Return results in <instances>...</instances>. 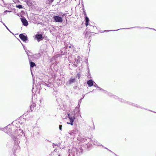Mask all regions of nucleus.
Masks as SVG:
<instances>
[{
    "label": "nucleus",
    "instance_id": "nucleus-18",
    "mask_svg": "<svg viewBox=\"0 0 156 156\" xmlns=\"http://www.w3.org/2000/svg\"><path fill=\"white\" fill-rule=\"evenodd\" d=\"M106 93L107 94L108 96H112L113 98H114L116 99L117 98V96L112 95V94L111 93L108 92L107 91V92H106Z\"/></svg>",
    "mask_w": 156,
    "mask_h": 156
},
{
    "label": "nucleus",
    "instance_id": "nucleus-27",
    "mask_svg": "<svg viewBox=\"0 0 156 156\" xmlns=\"http://www.w3.org/2000/svg\"><path fill=\"white\" fill-rule=\"evenodd\" d=\"M94 83H95V85H94V87H97L98 88H100V87H98L95 82Z\"/></svg>",
    "mask_w": 156,
    "mask_h": 156
},
{
    "label": "nucleus",
    "instance_id": "nucleus-35",
    "mask_svg": "<svg viewBox=\"0 0 156 156\" xmlns=\"http://www.w3.org/2000/svg\"><path fill=\"white\" fill-rule=\"evenodd\" d=\"M66 15V14L65 13H64V14H62V15H61L63 17V16H65Z\"/></svg>",
    "mask_w": 156,
    "mask_h": 156
},
{
    "label": "nucleus",
    "instance_id": "nucleus-13",
    "mask_svg": "<svg viewBox=\"0 0 156 156\" xmlns=\"http://www.w3.org/2000/svg\"><path fill=\"white\" fill-rule=\"evenodd\" d=\"M76 80V78H71L66 83L67 85H71L72 83H74Z\"/></svg>",
    "mask_w": 156,
    "mask_h": 156
},
{
    "label": "nucleus",
    "instance_id": "nucleus-31",
    "mask_svg": "<svg viewBox=\"0 0 156 156\" xmlns=\"http://www.w3.org/2000/svg\"><path fill=\"white\" fill-rule=\"evenodd\" d=\"M24 1L25 2H26L27 3V4H28V2H29V1H28V0H24Z\"/></svg>",
    "mask_w": 156,
    "mask_h": 156
},
{
    "label": "nucleus",
    "instance_id": "nucleus-17",
    "mask_svg": "<svg viewBox=\"0 0 156 156\" xmlns=\"http://www.w3.org/2000/svg\"><path fill=\"white\" fill-rule=\"evenodd\" d=\"M29 60L30 61V68H33L34 66H36L35 64L33 62L31 61V59L29 57Z\"/></svg>",
    "mask_w": 156,
    "mask_h": 156
},
{
    "label": "nucleus",
    "instance_id": "nucleus-1",
    "mask_svg": "<svg viewBox=\"0 0 156 156\" xmlns=\"http://www.w3.org/2000/svg\"><path fill=\"white\" fill-rule=\"evenodd\" d=\"M22 134H23L22 130L16 129L14 135H12L11 137L14 141L15 144L18 145L20 143L19 138L22 136Z\"/></svg>",
    "mask_w": 156,
    "mask_h": 156
},
{
    "label": "nucleus",
    "instance_id": "nucleus-2",
    "mask_svg": "<svg viewBox=\"0 0 156 156\" xmlns=\"http://www.w3.org/2000/svg\"><path fill=\"white\" fill-rule=\"evenodd\" d=\"M53 82H51L50 83V80H49V83L48 82L47 83L44 82L41 84H37V85L36 86V88H37V90H34V87L32 88V92L33 93H34V92H36L37 91H38V93H39L40 92V88L41 87V86L42 85H45L47 87H52L53 86Z\"/></svg>",
    "mask_w": 156,
    "mask_h": 156
},
{
    "label": "nucleus",
    "instance_id": "nucleus-12",
    "mask_svg": "<svg viewBox=\"0 0 156 156\" xmlns=\"http://www.w3.org/2000/svg\"><path fill=\"white\" fill-rule=\"evenodd\" d=\"M21 20L22 22L23 25L25 26H27L28 24V22L26 18L23 16L21 18Z\"/></svg>",
    "mask_w": 156,
    "mask_h": 156
},
{
    "label": "nucleus",
    "instance_id": "nucleus-41",
    "mask_svg": "<svg viewBox=\"0 0 156 156\" xmlns=\"http://www.w3.org/2000/svg\"><path fill=\"white\" fill-rule=\"evenodd\" d=\"M3 3L4 2V0H2Z\"/></svg>",
    "mask_w": 156,
    "mask_h": 156
},
{
    "label": "nucleus",
    "instance_id": "nucleus-29",
    "mask_svg": "<svg viewBox=\"0 0 156 156\" xmlns=\"http://www.w3.org/2000/svg\"><path fill=\"white\" fill-rule=\"evenodd\" d=\"M62 125H60L59 126V129L60 130H62Z\"/></svg>",
    "mask_w": 156,
    "mask_h": 156
},
{
    "label": "nucleus",
    "instance_id": "nucleus-14",
    "mask_svg": "<svg viewBox=\"0 0 156 156\" xmlns=\"http://www.w3.org/2000/svg\"><path fill=\"white\" fill-rule=\"evenodd\" d=\"M35 38L37 39L38 42L43 39V35L41 34H37L35 35Z\"/></svg>",
    "mask_w": 156,
    "mask_h": 156
},
{
    "label": "nucleus",
    "instance_id": "nucleus-43",
    "mask_svg": "<svg viewBox=\"0 0 156 156\" xmlns=\"http://www.w3.org/2000/svg\"><path fill=\"white\" fill-rule=\"evenodd\" d=\"M83 98H83H83H84V96H83Z\"/></svg>",
    "mask_w": 156,
    "mask_h": 156
},
{
    "label": "nucleus",
    "instance_id": "nucleus-26",
    "mask_svg": "<svg viewBox=\"0 0 156 156\" xmlns=\"http://www.w3.org/2000/svg\"><path fill=\"white\" fill-rule=\"evenodd\" d=\"M82 99H83V98H81L79 100V104H78V106H79V107H79V108L80 107V105H79V104L80 103H81V102L82 101Z\"/></svg>",
    "mask_w": 156,
    "mask_h": 156
},
{
    "label": "nucleus",
    "instance_id": "nucleus-10",
    "mask_svg": "<svg viewBox=\"0 0 156 156\" xmlns=\"http://www.w3.org/2000/svg\"><path fill=\"white\" fill-rule=\"evenodd\" d=\"M20 38L23 41L28 40V37L25 34H21L19 35Z\"/></svg>",
    "mask_w": 156,
    "mask_h": 156
},
{
    "label": "nucleus",
    "instance_id": "nucleus-11",
    "mask_svg": "<svg viewBox=\"0 0 156 156\" xmlns=\"http://www.w3.org/2000/svg\"><path fill=\"white\" fill-rule=\"evenodd\" d=\"M73 112H75V114H76V118L79 117H81L80 113L79 107H76L74 111Z\"/></svg>",
    "mask_w": 156,
    "mask_h": 156
},
{
    "label": "nucleus",
    "instance_id": "nucleus-19",
    "mask_svg": "<svg viewBox=\"0 0 156 156\" xmlns=\"http://www.w3.org/2000/svg\"><path fill=\"white\" fill-rule=\"evenodd\" d=\"M36 105L35 103H33L30 106V109L31 111L34 110V107H35Z\"/></svg>",
    "mask_w": 156,
    "mask_h": 156
},
{
    "label": "nucleus",
    "instance_id": "nucleus-8",
    "mask_svg": "<svg viewBox=\"0 0 156 156\" xmlns=\"http://www.w3.org/2000/svg\"><path fill=\"white\" fill-rule=\"evenodd\" d=\"M83 14L85 16V25L87 27L89 25V19L88 17L87 16L86 12H85V10L84 8H83Z\"/></svg>",
    "mask_w": 156,
    "mask_h": 156
},
{
    "label": "nucleus",
    "instance_id": "nucleus-24",
    "mask_svg": "<svg viewBox=\"0 0 156 156\" xmlns=\"http://www.w3.org/2000/svg\"><path fill=\"white\" fill-rule=\"evenodd\" d=\"M54 1V0H48L47 1V3L50 4L52 2Z\"/></svg>",
    "mask_w": 156,
    "mask_h": 156
},
{
    "label": "nucleus",
    "instance_id": "nucleus-6",
    "mask_svg": "<svg viewBox=\"0 0 156 156\" xmlns=\"http://www.w3.org/2000/svg\"><path fill=\"white\" fill-rule=\"evenodd\" d=\"M136 27H139V28H149V29H153V30H155L154 29H153V28H149L147 27H130V28L120 29H118V30H104V31H102L103 32H107L108 31H117V30H119L131 29H132V28H136Z\"/></svg>",
    "mask_w": 156,
    "mask_h": 156
},
{
    "label": "nucleus",
    "instance_id": "nucleus-34",
    "mask_svg": "<svg viewBox=\"0 0 156 156\" xmlns=\"http://www.w3.org/2000/svg\"><path fill=\"white\" fill-rule=\"evenodd\" d=\"M102 146L104 148H105V149H107L108 151H109V150H110L108 149L106 147H104L103 145H102Z\"/></svg>",
    "mask_w": 156,
    "mask_h": 156
},
{
    "label": "nucleus",
    "instance_id": "nucleus-32",
    "mask_svg": "<svg viewBox=\"0 0 156 156\" xmlns=\"http://www.w3.org/2000/svg\"><path fill=\"white\" fill-rule=\"evenodd\" d=\"M52 146H53V147L54 148H55V147H54V146H57V144H55L54 143H53V144H52Z\"/></svg>",
    "mask_w": 156,
    "mask_h": 156
},
{
    "label": "nucleus",
    "instance_id": "nucleus-46",
    "mask_svg": "<svg viewBox=\"0 0 156 156\" xmlns=\"http://www.w3.org/2000/svg\"><path fill=\"white\" fill-rule=\"evenodd\" d=\"M89 32H91V30L89 31Z\"/></svg>",
    "mask_w": 156,
    "mask_h": 156
},
{
    "label": "nucleus",
    "instance_id": "nucleus-36",
    "mask_svg": "<svg viewBox=\"0 0 156 156\" xmlns=\"http://www.w3.org/2000/svg\"><path fill=\"white\" fill-rule=\"evenodd\" d=\"M9 12V11L7 10H6L4 11V12H5V13L6 12Z\"/></svg>",
    "mask_w": 156,
    "mask_h": 156
},
{
    "label": "nucleus",
    "instance_id": "nucleus-28",
    "mask_svg": "<svg viewBox=\"0 0 156 156\" xmlns=\"http://www.w3.org/2000/svg\"><path fill=\"white\" fill-rule=\"evenodd\" d=\"M99 89H100V90H103V91H104V92L105 93H106V92H107V91L105 90H104L102 88H101L100 87V88H99Z\"/></svg>",
    "mask_w": 156,
    "mask_h": 156
},
{
    "label": "nucleus",
    "instance_id": "nucleus-3",
    "mask_svg": "<svg viewBox=\"0 0 156 156\" xmlns=\"http://www.w3.org/2000/svg\"><path fill=\"white\" fill-rule=\"evenodd\" d=\"M83 151V150L81 147L78 148L73 147L72 152L69 153L68 156H80L82 154Z\"/></svg>",
    "mask_w": 156,
    "mask_h": 156
},
{
    "label": "nucleus",
    "instance_id": "nucleus-16",
    "mask_svg": "<svg viewBox=\"0 0 156 156\" xmlns=\"http://www.w3.org/2000/svg\"><path fill=\"white\" fill-rule=\"evenodd\" d=\"M94 81L90 79L87 82V83L89 87H91L94 85Z\"/></svg>",
    "mask_w": 156,
    "mask_h": 156
},
{
    "label": "nucleus",
    "instance_id": "nucleus-5",
    "mask_svg": "<svg viewBox=\"0 0 156 156\" xmlns=\"http://www.w3.org/2000/svg\"><path fill=\"white\" fill-rule=\"evenodd\" d=\"M119 101H120L121 102L127 104L129 105H132L133 106H134L136 107L137 108H141L140 106L138 105L137 104H134L133 103H132L130 102H129L128 101H126L124 99H123L122 98H119L117 97V99Z\"/></svg>",
    "mask_w": 156,
    "mask_h": 156
},
{
    "label": "nucleus",
    "instance_id": "nucleus-15",
    "mask_svg": "<svg viewBox=\"0 0 156 156\" xmlns=\"http://www.w3.org/2000/svg\"><path fill=\"white\" fill-rule=\"evenodd\" d=\"M91 141L92 143L94 145L97 146H102V145L101 144L98 142L96 140H93L91 139L90 140Z\"/></svg>",
    "mask_w": 156,
    "mask_h": 156
},
{
    "label": "nucleus",
    "instance_id": "nucleus-4",
    "mask_svg": "<svg viewBox=\"0 0 156 156\" xmlns=\"http://www.w3.org/2000/svg\"><path fill=\"white\" fill-rule=\"evenodd\" d=\"M68 117L70 120V122H67V123L68 124H70L71 126L73 125V122L74 120L76 118V114L75 112H71L67 114Z\"/></svg>",
    "mask_w": 156,
    "mask_h": 156
},
{
    "label": "nucleus",
    "instance_id": "nucleus-42",
    "mask_svg": "<svg viewBox=\"0 0 156 156\" xmlns=\"http://www.w3.org/2000/svg\"><path fill=\"white\" fill-rule=\"evenodd\" d=\"M149 111H151V112H154L156 113V112H152V111H151V110H149Z\"/></svg>",
    "mask_w": 156,
    "mask_h": 156
},
{
    "label": "nucleus",
    "instance_id": "nucleus-30",
    "mask_svg": "<svg viewBox=\"0 0 156 156\" xmlns=\"http://www.w3.org/2000/svg\"><path fill=\"white\" fill-rule=\"evenodd\" d=\"M75 62H76V63L77 64L78 63V60H77L76 58H75Z\"/></svg>",
    "mask_w": 156,
    "mask_h": 156
},
{
    "label": "nucleus",
    "instance_id": "nucleus-39",
    "mask_svg": "<svg viewBox=\"0 0 156 156\" xmlns=\"http://www.w3.org/2000/svg\"><path fill=\"white\" fill-rule=\"evenodd\" d=\"M115 156H118L116 154H114Z\"/></svg>",
    "mask_w": 156,
    "mask_h": 156
},
{
    "label": "nucleus",
    "instance_id": "nucleus-25",
    "mask_svg": "<svg viewBox=\"0 0 156 156\" xmlns=\"http://www.w3.org/2000/svg\"><path fill=\"white\" fill-rule=\"evenodd\" d=\"M2 23L5 26V27L10 32H11L10 31V30L6 26V25H5V24L3 23V22H2Z\"/></svg>",
    "mask_w": 156,
    "mask_h": 156
},
{
    "label": "nucleus",
    "instance_id": "nucleus-47",
    "mask_svg": "<svg viewBox=\"0 0 156 156\" xmlns=\"http://www.w3.org/2000/svg\"><path fill=\"white\" fill-rule=\"evenodd\" d=\"M1 129V128H0V130Z\"/></svg>",
    "mask_w": 156,
    "mask_h": 156
},
{
    "label": "nucleus",
    "instance_id": "nucleus-33",
    "mask_svg": "<svg viewBox=\"0 0 156 156\" xmlns=\"http://www.w3.org/2000/svg\"><path fill=\"white\" fill-rule=\"evenodd\" d=\"M28 52H29V51H26V52L27 53V55H28V58L29 57V54H28Z\"/></svg>",
    "mask_w": 156,
    "mask_h": 156
},
{
    "label": "nucleus",
    "instance_id": "nucleus-23",
    "mask_svg": "<svg viewBox=\"0 0 156 156\" xmlns=\"http://www.w3.org/2000/svg\"><path fill=\"white\" fill-rule=\"evenodd\" d=\"M90 26V28H93V29H96V27H94V26H92L90 25V24H89V25Z\"/></svg>",
    "mask_w": 156,
    "mask_h": 156
},
{
    "label": "nucleus",
    "instance_id": "nucleus-21",
    "mask_svg": "<svg viewBox=\"0 0 156 156\" xmlns=\"http://www.w3.org/2000/svg\"><path fill=\"white\" fill-rule=\"evenodd\" d=\"M71 65L73 66L74 67H76L77 66V64L76 63V62H74V63H73V65L70 64H69V67H70Z\"/></svg>",
    "mask_w": 156,
    "mask_h": 156
},
{
    "label": "nucleus",
    "instance_id": "nucleus-7",
    "mask_svg": "<svg viewBox=\"0 0 156 156\" xmlns=\"http://www.w3.org/2000/svg\"><path fill=\"white\" fill-rule=\"evenodd\" d=\"M2 131L9 135L11 133L12 129L11 128L10 125H9L6 127L2 129Z\"/></svg>",
    "mask_w": 156,
    "mask_h": 156
},
{
    "label": "nucleus",
    "instance_id": "nucleus-45",
    "mask_svg": "<svg viewBox=\"0 0 156 156\" xmlns=\"http://www.w3.org/2000/svg\"><path fill=\"white\" fill-rule=\"evenodd\" d=\"M45 90H46L47 88H45Z\"/></svg>",
    "mask_w": 156,
    "mask_h": 156
},
{
    "label": "nucleus",
    "instance_id": "nucleus-37",
    "mask_svg": "<svg viewBox=\"0 0 156 156\" xmlns=\"http://www.w3.org/2000/svg\"><path fill=\"white\" fill-rule=\"evenodd\" d=\"M109 151L112 152V153L113 154H115L112 151H111L110 150H109Z\"/></svg>",
    "mask_w": 156,
    "mask_h": 156
},
{
    "label": "nucleus",
    "instance_id": "nucleus-20",
    "mask_svg": "<svg viewBox=\"0 0 156 156\" xmlns=\"http://www.w3.org/2000/svg\"><path fill=\"white\" fill-rule=\"evenodd\" d=\"M76 133V131L75 130H73L70 132V134L72 135H74Z\"/></svg>",
    "mask_w": 156,
    "mask_h": 156
},
{
    "label": "nucleus",
    "instance_id": "nucleus-38",
    "mask_svg": "<svg viewBox=\"0 0 156 156\" xmlns=\"http://www.w3.org/2000/svg\"><path fill=\"white\" fill-rule=\"evenodd\" d=\"M22 44V45H23V47L25 49V48H25V46H24V45L23 44Z\"/></svg>",
    "mask_w": 156,
    "mask_h": 156
},
{
    "label": "nucleus",
    "instance_id": "nucleus-40",
    "mask_svg": "<svg viewBox=\"0 0 156 156\" xmlns=\"http://www.w3.org/2000/svg\"><path fill=\"white\" fill-rule=\"evenodd\" d=\"M71 46H69V48H71Z\"/></svg>",
    "mask_w": 156,
    "mask_h": 156
},
{
    "label": "nucleus",
    "instance_id": "nucleus-9",
    "mask_svg": "<svg viewBox=\"0 0 156 156\" xmlns=\"http://www.w3.org/2000/svg\"><path fill=\"white\" fill-rule=\"evenodd\" d=\"M53 19L55 22L61 23L63 21L62 18L58 16H54L53 17Z\"/></svg>",
    "mask_w": 156,
    "mask_h": 156
},
{
    "label": "nucleus",
    "instance_id": "nucleus-22",
    "mask_svg": "<svg viewBox=\"0 0 156 156\" xmlns=\"http://www.w3.org/2000/svg\"><path fill=\"white\" fill-rule=\"evenodd\" d=\"M16 7L18 8L19 9H22L23 8V6L21 5H19L16 6Z\"/></svg>",
    "mask_w": 156,
    "mask_h": 156
},
{
    "label": "nucleus",
    "instance_id": "nucleus-44",
    "mask_svg": "<svg viewBox=\"0 0 156 156\" xmlns=\"http://www.w3.org/2000/svg\"><path fill=\"white\" fill-rule=\"evenodd\" d=\"M58 156H61L60 154H58Z\"/></svg>",
    "mask_w": 156,
    "mask_h": 156
}]
</instances>
